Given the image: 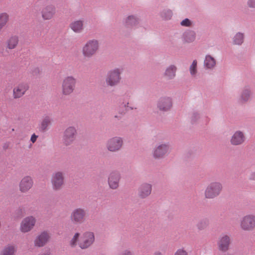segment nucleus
Wrapping results in <instances>:
<instances>
[{
  "label": "nucleus",
  "instance_id": "1",
  "mask_svg": "<svg viewBox=\"0 0 255 255\" xmlns=\"http://www.w3.org/2000/svg\"><path fill=\"white\" fill-rule=\"evenodd\" d=\"M100 44L98 40L95 39L89 40L82 47V54L85 58H91L97 53Z\"/></svg>",
  "mask_w": 255,
  "mask_h": 255
},
{
  "label": "nucleus",
  "instance_id": "2",
  "mask_svg": "<svg viewBox=\"0 0 255 255\" xmlns=\"http://www.w3.org/2000/svg\"><path fill=\"white\" fill-rule=\"evenodd\" d=\"M223 190L222 184L218 181L211 182L206 187L204 195L207 199H214L220 195Z\"/></svg>",
  "mask_w": 255,
  "mask_h": 255
},
{
  "label": "nucleus",
  "instance_id": "3",
  "mask_svg": "<svg viewBox=\"0 0 255 255\" xmlns=\"http://www.w3.org/2000/svg\"><path fill=\"white\" fill-rule=\"evenodd\" d=\"M122 72L123 69L118 68L109 71L106 78L107 85L112 87L117 86L121 80Z\"/></svg>",
  "mask_w": 255,
  "mask_h": 255
},
{
  "label": "nucleus",
  "instance_id": "4",
  "mask_svg": "<svg viewBox=\"0 0 255 255\" xmlns=\"http://www.w3.org/2000/svg\"><path fill=\"white\" fill-rule=\"evenodd\" d=\"M95 241V234L93 232H84L80 237L78 245L82 250H85L91 247Z\"/></svg>",
  "mask_w": 255,
  "mask_h": 255
},
{
  "label": "nucleus",
  "instance_id": "5",
  "mask_svg": "<svg viewBox=\"0 0 255 255\" xmlns=\"http://www.w3.org/2000/svg\"><path fill=\"white\" fill-rule=\"evenodd\" d=\"M240 227L244 231L250 232L255 230V215L249 214L244 216L240 220Z\"/></svg>",
  "mask_w": 255,
  "mask_h": 255
},
{
  "label": "nucleus",
  "instance_id": "6",
  "mask_svg": "<svg viewBox=\"0 0 255 255\" xmlns=\"http://www.w3.org/2000/svg\"><path fill=\"white\" fill-rule=\"evenodd\" d=\"M76 79L72 76L65 77L61 84L62 93L64 96H69L74 91Z\"/></svg>",
  "mask_w": 255,
  "mask_h": 255
},
{
  "label": "nucleus",
  "instance_id": "7",
  "mask_svg": "<svg viewBox=\"0 0 255 255\" xmlns=\"http://www.w3.org/2000/svg\"><path fill=\"white\" fill-rule=\"evenodd\" d=\"M170 151V145L168 142H163L157 145L152 151L153 157L155 159L164 158Z\"/></svg>",
  "mask_w": 255,
  "mask_h": 255
},
{
  "label": "nucleus",
  "instance_id": "8",
  "mask_svg": "<svg viewBox=\"0 0 255 255\" xmlns=\"http://www.w3.org/2000/svg\"><path fill=\"white\" fill-rule=\"evenodd\" d=\"M124 144V139L120 136H114L109 138L106 142V148L110 152L120 151Z\"/></svg>",
  "mask_w": 255,
  "mask_h": 255
},
{
  "label": "nucleus",
  "instance_id": "9",
  "mask_svg": "<svg viewBox=\"0 0 255 255\" xmlns=\"http://www.w3.org/2000/svg\"><path fill=\"white\" fill-rule=\"evenodd\" d=\"M77 130L74 126L67 127L64 131L62 141L64 145L68 146L72 144L76 139Z\"/></svg>",
  "mask_w": 255,
  "mask_h": 255
},
{
  "label": "nucleus",
  "instance_id": "10",
  "mask_svg": "<svg viewBox=\"0 0 255 255\" xmlns=\"http://www.w3.org/2000/svg\"><path fill=\"white\" fill-rule=\"evenodd\" d=\"M87 215L86 210L82 208L74 209L71 213L70 219L74 224H82L85 222Z\"/></svg>",
  "mask_w": 255,
  "mask_h": 255
},
{
  "label": "nucleus",
  "instance_id": "11",
  "mask_svg": "<svg viewBox=\"0 0 255 255\" xmlns=\"http://www.w3.org/2000/svg\"><path fill=\"white\" fill-rule=\"evenodd\" d=\"M231 244V236L227 234L222 235L219 238L217 243L219 251L222 253L227 252L230 249Z\"/></svg>",
  "mask_w": 255,
  "mask_h": 255
},
{
  "label": "nucleus",
  "instance_id": "12",
  "mask_svg": "<svg viewBox=\"0 0 255 255\" xmlns=\"http://www.w3.org/2000/svg\"><path fill=\"white\" fill-rule=\"evenodd\" d=\"M51 181L53 190H60L64 183L63 172L61 171L54 172L52 175Z\"/></svg>",
  "mask_w": 255,
  "mask_h": 255
},
{
  "label": "nucleus",
  "instance_id": "13",
  "mask_svg": "<svg viewBox=\"0 0 255 255\" xmlns=\"http://www.w3.org/2000/svg\"><path fill=\"white\" fill-rule=\"evenodd\" d=\"M252 96L251 88L248 86H244L241 90L238 102L240 104H244L251 100Z\"/></svg>",
  "mask_w": 255,
  "mask_h": 255
},
{
  "label": "nucleus",
  "instance_id": "14",
  "mask_svg": "<svg viewBox=\"0 0 255 255\" xmlns=\"http://www.w3.org/2000/svg\"><path fill=\"white\" fill-rule=\"evenodd\" d=\"M172 99L168 97L160 98L157 103V108L161 111L167 112L171 110L172 107Z\"/></svg>",
  "mask_w": 255,
  "mask_h": 255
},
{
  "label": "nucleus",
  "instance_id": "15",
  "mask_svg": "<svg viewBox=\"0 0 255 255\" xmlns=\"http://www.w3.org/2000/svg\"><path fill=\"white\" fill-rule=\"evenodd\" d=\"M140 22V18L137 14H130L126 17L123 21V24L127 28H132L136 27Z\"/></svg>",
  "mask_w": 255,
  "mask_h": 255
},
{
  "label": "nucleus",
  "instance_id": "16",
  "mask_svg": "<svg viewBox=\"0 0 255 255\" xmlns=\"http://www.w3.org/2000/svg\"><path fill=\"white\" fill-rule=\"evenodd\" d=\"M246 140V137L244 132L238 130L236 131L232 135L230 142L233 145H240L243 144Z\"/></svg>",
  "mask_w": 255,
  "mask_h": 255
},
{
  "label": "nucleus",
  "instance_id": "17",
  "mask_svg": "<svg viewBox=\"0 0 255 255\" xmlns=\"http://www.w3.org/2000/svg\"><path fill=\"white\" fill-rule=\"evenodd\" d=\"M29 86L27 83L22 82L18 84L13 89V97L19 99L22 97L28 90Z\"/></svg>",
  "mask_w": 255,
  "mask_h": 255
},
{
  "label": "nucleus",
  "instance_id": "18",
  "mask_svg": "<svg viewBox=\"0 0 255 255\" xmlns=\"http://www.w3.org/2000/svg\"><path fill=\"white\" fill-rule=\"evenodd\" d=\"M152 191V185L146 182L142 183L137 189L138 196L141 199H145L148 197Z\"/></svg>",
  "mask_w": 255,
  "mask_h": 255
},
{
  "label": "nucleus",
  "instance_id": "19",
  "mask_svg": "<svg viewBox=\"0 0 255 255\" xmlns=\"http://www.w3.org/2000/svg\"><path fill=\"white\" fill-rule=\"evenodd\" d=\"M121 179V174L118 171L111 172L108 177V184L112 189H116L119 186V182Z\"/></svg>",
  "mask_w": 255,
  "mask_h": 255
},
{
  "label": "nucleus",
  "instance_id": "20",
  "mask_svg": "<svg viewBox=\"0 0 255 255\" xmlns=\"http://www.w3.org/2000/svg\"><path fill=\"white\" fill-rule=\"evenodd\" d=\"M33 181L30 176H26L22 178L19 184V190L22 193L28 192L33 186Z\"/></svg>",
  "mask_w": 255,
  "mask_h": 255
},
{
  "label": "nucleus",
  "instance_id": "21",
  "mask_svg": "<svg viewBox=\"0 0 255 255\" xmlns=\"http://www.w3.org/2000/svg\"><path fill=\"white\" fill-rule=\"evenodd\" d=\"M35 223V219L33 216L25 218L22 221L20 230L23 233L28 232L34 227Z\"/></svg>",
  "mask_w": 255,
  "mask_h": 255
},
{
  "label": "nucleus",
  "instance_id": "22",
  "mask_svg": "<svg viewBox=\"0 0 255 255\" xmlns=\"http://www.w3.org/2000/svg\"><path fill=\"white\" fill-rule=\"evenodd\" d=\"M41 13L43 19H51L56 13V7L52 4L47 5L43 8Z\"/></svg>",
  "mask_w": 255,
  "mask_h": 255
},
{
  "label": "nucleus",
  "instance_id": "23",
  "mask_svg": "<svg viewBox=\"0 0 255 255\" xmlns=\"http://www.w3.org/2000/svg\"><path fill=\"white\" fill-rule=\"evenodd\" d=\"M196 33L195 31L191 29L185 30L181 36V39L184 43H190L195 41Z\"/></svg>",
  "mask_w": 255,
  "mask_h": 255
},
{
  "label": "nucleus",
  "instance_id": "24",
  "mask_svg": "<svg viewBox=\"0 0 255 255\" xmlns=\"http://www.w3.org/2000/svg\"><path fill=\"white\" fill-rule=\"evenodd\" d=\"M50 236L46 232H43L38 235L34 240V245L37 247H43L48 241Z\"/></svg>",
  "mask_w": 255,
  "mask_h": 255
},
{
  "label": "nucleus",
  "instance_id": "25",
  "mask_svg": "<svg viewBox=\"0 0 255 255\" xmlns=\"http://www.w3.org/2000/svg\"><path fill=\"white\" fill-rule=\"evenodd\" d=\"M69 27L74 32L80 33L84 29V20L82 19L74 20L70 23Z\"/></svg>",
  "mask_w": 255,
  "mask_h": 255
},
{
  "label": "nucleus",
  "instance_id": "26",
  "mask_svg": "<svg viewBox=\"0 0 255 255\" xmlns=\"http://www.w3.org/2000/svg\"><path fill=\"white\" fill-rule=\"evenodd\" d=\"M177 68L176 65L171 64L167 66L163 73V76L167 80L173 79L176 76Z\"/></svg>",
  "mask_w": 255,
  "mask_h": 255
},
{
  "label": "nucleus",
  "instance_id": "27",
  "mask_svg": "<svg viewBox=\"0 0 255 255\" xmlns=\"http://www.w3.org/2000/svg\"><path fill=\"white\" fill-rule=\"evenodd\" d=\"M19 38L17 35H12L9 37L6 41L5 51L8 52V50L15 49L18 45Z\"/></svg>",
  "mask_w": 255,
  "mask_h": 255
},
{
  "label": "nucleus",
  "instance_id": "28",
  "mask_svg": "<svg viewBox=\"0 0 255 255\" xmlns=\"http://www.w3.org/2000/svg\"><path fill=\"white\" fill-rule=\"evenodd\" d=\"M52 119L49 116H45L43 117L40 124L39 129L41 132H45L48 129V127L51 125Z\"/></svg>",
  "mask_w": 255,
  "mask_h": 255
},
{
  "label": "nucleus",
  "instance_id": "29",
  "mask_svg": "<svg viewBox=\"0 0 255 255\" xmlns=\"http://www.w3.org/2000/svg\"><path fill=\"white\" fill-rule=\"evenodd\" d=\"M216 65V59L210 55H207L205 56L204 61V66L206 69L212 70L214 69Z\"/></svg>",
  "mask_w": 255,
  "mask_h": 255
},
{
  "label": "nucleus",
  "instance_id": "30",
  "mask_svg": "<svg viewBox=\"0 0 255 255\" xmlns=\"http://www.w3.org/2000/svg\"><path fill=\"white\" fill-rule=\"evenodd\" d=\"M130 96L129 94H125L123 95L120 98L119 104L122 107L125 108L126 110H132L133 108L128 106L129 100Z\"/></svg>",
  "mask_w": 255,
  "mask_h": 255
},
{
  "label": "nucleus",
  "instance_id": "31",
  "mask_svg": "<svg viewBox=\"0 0 255 255\" xmlns=\"http://www.w3.org/2000/svg\"><path fill=\"white\" fill-rule=\"evenodd\" d=\"M16 248L13 245L8 244L5 246L1 251L0 255H14Z\"/></svg>",
  "mask_w": 255,
  "mask_h": 255
},
{
  "label": "nucleus",
  "instance_id": "32",
  "mask_svg": "<svg viewBox=\"0 0 255 255\" xmlns=\"http://www.w3.org/2000/svg\"><path fill=\"white\" fill-rule=\"evenodd\" d=\"M244 34L242 32L237 33L233 38V42L235 45H241L244 41Z\"/></svg>",
  "mask_w": 255,
  "mask_h": 255
},
{
  "label": "nucleus",
  "instance_id": "33",
  "mask_svg": "<svg viewBox=\"0 0 255 255\" xmlns=\"http://www.w3.org/2000/svg\"><path fill=\"white\" fill-rule=\"evenodd\" d=\"M9 16L6 12L0 13V30L4 27L9 21Z\"/></svg>",
  "mask_w": 255,
  "mask_h": 255
},
{
  "label": "nucleus",
  "instance_id": "34",
  "mask_svg": "<svg viewBox=\"0 0 255 255\" xmlns=\"http://www.w3.org/2000/svg\"><path fill=\"white\" fill-rule=\"evenodd\" d=\"M172 11L169 9H163L160 12L161 17L165 20L170 19L172 16Z\"/></svg>",
  "mask_w": 255,
  "mask_h": 255
},
{
  "label": "nucleus",
  "instance_id": "35",
  "mask_svg": "<svg viewBox=\"0 0 255 255\" xmlns=\"http://www.w3.org/2000/svg\"><path fill=\"white\" fill-rule=\"evenodd\" d=\"M208 224V220L206 219H204L199 221L196 226L199 230H203L207 227Z\"/></svg>",
  "mask_w": 255,
  "mask_h": 255
},
{
  "label": "nucleus",
  "instance_id": "36",
  "mask_svg": "<svg viewBox=\"0 0 255 255\" xmlns=\"http://www.w3.org/2000/svg\"><path fill=\"white\" fill-rule=\"evenodd\" d=\"M190 73L192 76H195L197 73V62L196 60H193L189 67Z\"/></svg>",
  "mask_w": 255,
  "mask_h": 255
},
{
  "label": "nucleus",
  "instance_id": "37",
  "mask_svg": "<svg viewBox=\"0 0 255 255\" xmlns=\"http://www.w3.org/2000/svg\"><path fill=\"white\" fill-rule=\"evenodd\" d=\"M79 236L80 234L79 233H76L74 234V236L70 241V245L71 247L74 248L78 245Z\"/></svg>",
  "mask_w": 255,
  "mask_h": 255
},
{
  "label": "nucleus",
  "instance_id": "38",
  "mask_svg": "<svg viewBox=\"0 0 255 255\" xmlns=\"http://www.w3.org/2000/svg\"><path fill=\"white\" fill-rule=\"evenodd\" d=\"M200 118V114L198 112H194L191 117V120L192 123H196Z\"/></svg>",
  "mask_w": 255,
  "mask_h": 255
},
{
  "label": "nucleus",
  "instance_id": "39",
  "mask_svg": "<svg viewBox=\"0 0 255 255\" xmlns=\"http://www.w3.org/2000/svg\"><path fill=\"white\" fill-rule=\"evenodd\" d=\"M192 21L188 18H185L180 22V25L185 27H190L192 26Z\"/></svg>",
  "mask_w": 255,
  "mask_h": 255
},
{
  "label": "nucleus",
  "instance_id": "40",
  "mask_svg": "<svg viewBox=\"0 0 255 255\" xmlns=\"http://www.w3.org/2000/svg\"><path fill=\"white\" fill-rule=\"evenodd\" d=\"M174 255H189L188 252L184 249L181 248L178 249L174 253Z\"/></svg>",
  "mask_w": 255,
  "mask_h": 255
},
{
  "label": "nucleus",
  "instance_id": "41",
  "mask_svg": "<svg viewBox=\"0 0 255 255\" xmlns=\"http://www.w3.org/2000/svg\"><path fill=\"white\" fill-rule=\"evenodd\" d=\"M247 4L251 8H255V0H247Z\"/></svg>",
  "mask_w": 255,
  "mask_h": 255
},
{
  "label": "nucleus",
  "instance_id": "42",
  "mask_svg": "<svg viewBox=\"0 0 255 255\" xmlns=\"http://www.w3.org/2000/svg\"><path fill=\"white\" fill-rule=\"evenodd\" d=\"M121 255H134V254L132 251L130 250L127 249L123 251L121 253Z\"/></svg>",
  "mask_w": 255,
  "mask_h": 255
},
{
  "label": "nucleus",
  "instance_id": "43",
  "mask_svg": "<svg viewBox=\"0 0 255 255\" xmlns=\"http://www.w3.org/2000/svg\"><path fill=\"white\" fill-rule=\"evenodd\" d=\"M38 137V136L36 135L35 134L33 133L31 136V138H30V141L32 142V143H34L37 138Z\"/></svg>",
  "mask_w": 255,
  "mask_h": 255
},
{
  "label": "nucleus",
  "instance_id": "44",
  "mask_svg": "<svg viewBox=\"0 0 255 255\" xmlns=\"http://www.w3.org/2000/svg\"><path fill=\"white\" fill-rule=\"evenodd\" d=\"M250 178L251 180H255V172L251 173Z\"/></svg>",
  "mask_w": 255,
  "mask_h": 255
},
{
  "label": "nucleus",
  "instance_id": "45",
  "mask_svg": "<svg viewBox=\"0 0 255 255\" xmlns=\"http://www.w3.org/2000/svg\"><path fill=\"white\" fill-rule=\"evenodd\" d=\"M38 255H50V253L48 251L44 252L39 254Z\"/></svg>",
  "mask_w": 255,
  "mask_h": 255
},
{
  "label": "nucleus",
  "instance_id": "46",
  "mask_svg": "<svg viewBox=\"0 0 255 255\" xmlns=\"http://www.w3.org/2000/svg\"><path fill=\"white\" fill-rule=\"evenodd\" d=\"M0 54L2 56H5V51L3 49L0 50Z\"/></svg>",
  "mask_w": 255,
  "mask_h": 255
},
{
  "label": "nucleus",
  "instance_id": "47",
  "mask_svg": "<svg viewBox=\"0 0 255 255\" xmlns=\"http://www.w3.org/2000/svg\"><path fill=\"white\" fill-rule=\"evenodd\" d=\"M153 255H163L162 253L160 251H156Z\"/></svg>",
  "mask_w": 255,
  "mask_h": 255
},
{
  "label": "nucleus",
  "instance_id": "48",
  "mask_svg": "<svg viewBox=\"0 0 255 255\" xmlns=\"http://www.w3.org/2000/svg\"><path fill=\"white\" fill-rule=\"evenodd\" d=\"M205 121H206L205 122H206V123H208L209 121V119L207 117H205Z\"/></svg>",
  "mask_w": 255,
  "mask_h": 255
},
{
  "label": "nucleus",
  "instance_id": "49",
  "mask_svg": "<svg viewBox=\"0 0 255 255\" xmlns=\"http://www.w3.org/2000/svg\"><path fill=\"white\" fill-rule=\"evenodd\" d=\"M115 118H117L119 120L121 119V117L120 116H117V115H116L114 117Z\"/></svg>",
  "mask_w": 255,
  "mask_h": 255
},
{
  "label": "nucleus",
  "instance_id": "50",
  "mask_svg": "<svg viewBox=\"0 0 255 255\" xmlns=\"http://www.w3.org/2000/svg\"><path fill=\"white\" fill-rule=\"evenodd\" d=\"M35 71H37L38 72H39V69L38 68H35Z\"/></svg>",
  "mask_w": 255,
  "mask_h": 255
},
{
  "label": "nucleus",
  "instance_id": "51",
  "mask_svg": "<svg viewBox=\"0 0 255 255\" xmlns=\"http://www.w3.org/2000/svg\"><path fill=\"white\" fill-rule=\"evenodd\" d=\"M2 0H0V1H2Z\"/></svg>",
  "mask_w": 255,
  "mask_h": 255
}]
</instances>
